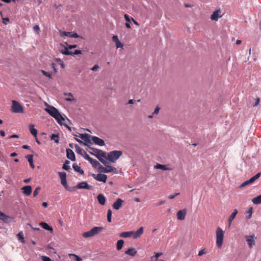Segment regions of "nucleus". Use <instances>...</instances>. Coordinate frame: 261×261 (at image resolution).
<instances>
[{
    "label": "nucleus",
    "mask_w": 261,
    "mask_h": 261,
    "mask_svg": "<svg viewBox=\"0 0 261 261\" xmlns=\"http://www.w3.org/2000/svg\"><path fill=\"white\" fill-rule=\"evenodd\" d=\"M45 111L50 116L55 118L59 125L62 126L64 124L63 121H65V118L62 116L59 110L55 107L47 106V108L45 109Z\"/></svg>",
    "instance_id": "nucleus-1"
},
{
    "label": "nucleus",
    "mask_w": 261,
    "mask_h": 261,
    "mask_svg": "<svg viewBox=\"0 0 261 261\" xmlns=\"http://www.w3.org/2000/svg\"><path fill=\"white\" fill-rule=\"evenodd\" d=\"M89 149L93 151V152L89 151L90 154L94 155L101 163H107L105 161V158H106V152L93 147H89Z\"/></svg>",
    "instance_id": "nucleus-2"
},
{
    "label": "nucleus",
    "mask_w": 261,
    "mask_h": 261,
    "mask_svg": "<svg viewBox=\"0 0 261 261\" xmlns=\"http://www.w3.org/2000/svg\"><path fill=\"white\" fill-rule=\"evenodd\" d=\"M122 154L121 150H113L106 154V158L111 163H114L117 161Z\"/></svg>",
    "instance_id": "nucleus-3"
},
{
    "label": "nucleus",
    "mask_w": 261,
    "mask_h": 261,
    "mask_svg": "<svg viewBox=\"0 0 261 261\" xmlns=\"http://www.w3.org/2000/svg\"><path fill=\"white\" fill-rule=\"evenodd\" d=\"M224 231L220 227L216 229V245L218 248H221L224 236Z\"/></svg>",
    "instance_id": "nucleus-4"
},
{
    "label": "nucleus",
    "mask_w": 261,
    "mask_h": 261,
    "mask_svg": "<svg viewBox=\"0 0 261 261\" xmlns=\"http://www.w3.org/2000/svg\"><path fill=\"white\" fill-rule=\"evenodd\" d=\"M103 229V227L100 226H94L91 228L89 231H86L83 233L82 236L85 238L92 237Z\"/></svg>",
    "instance_id": "nucleus-5"
},
{
    "label": "nucleus",
    "mask_w": 261,
    "mask_h": 261,
    "mask_svg": "<svg viewBox=\"0 0 261 261\" xmlns=\"http://www.w3.org/2000/svg\"><path fill=\"white\" fill-rule=\"evenodd\" d=\"M11 111L15 113H24V108L23 106L17 101L12 100V105L11 106Z\"/></svg>",
    "instance_id": "nucleus-6"
},
{
    "label": "nucleus",
    "mask_w": 261,
    "mask_h": 261,
    "mask_svg": "<svg viewBox=\"0 0 261 261\" xmlns=\"http://www.w3.org/2000/svg\"><path fill=\"white\" fill-rule=\"evenodd\" d=\"M60 35L61 37L68 36L71 38H81L82 39H85L82 36L79 35L76 32H66L60 31Z\"/></svg>",
    "instance_id": "nucleus-7"
},
{
    "label": "nucleus",
    "mask_w": 261,
    "mask_h": 261,
    "mask_svg": "<svg viewBox=\"0 0 261 261\" xmlns=\"http://www.w3.org/2000/svg\"><path fill=\"white\" fill-rule=\"evenodd\" d=\"M261 175L260 172L257 173L255 175L252 176L250 179L243 182L239 186L240 188L245 187V186L252 184L255 180L257 179Z\"/></svg>",
    "instance_id": "nucleus-8"
},
{
    "label": "nucleus",
    "mask_w": 261,
    "mask_h": 261,
    "mask_svg": "<svg viewBox=\"0 0 261 261\" xmlns=\"http://www.w3.org/2000/svg\"><path fill=\"white\" fill-rule=\"evenodd\" d=\"M91 176L96 180L103 183L106 182L108 178V176L106 174L101 173L97 174L91 173Z\"/></svg>",
    "instance_id": "nucleus-9"
},
{
    "label": "nucleus",
    "mask_w": 261,
    "mask_h": 261,
    "mask_svg": "<svg viewBox=\"0 0 261 261\" xmlns=\"http://www.w3.org/2000/svg\"><path fill=\"white\" fill-rule=\"evenodd\" d=\"M92 136L91 135H89V137H87L84 140V142H83L82 140L78 138H75V140L78 142L80 144H83L85 146H87L88 148L89 149V147H92L91 145L92 144Z\"/></svg>",
    "instance_id": "nucleus-10"
},
{
    "label": "nucleus",
    "mask_w": 261,
    "mask_h": 261,
    "mask_svg": "<svg viewBox=\"0 0 261 261\" xmlns=\"http://www.w3.org/2000/svg\"><path fill=\"white\" fill-rule=\"evenodd\" d=\"M64 43L65 44L64 48L63 49L60 50V52L62 54L66 56H68V54L66 53L67 50H70L72 49L75 48L77 46V44H70L68 43L67 42H65Z\"/></svg>",
    "instance_id": "nucleus-11"
},
{
    "label": "nucleus",
    "mask_w": 261,
    "mask_h": 261,
    "mask_svg": "<svg viewBox=\"0 0 261 261\" xmlns=\"http://www.w3.org/2000/svg\"><path fill=\"white\" fill-rule=\"evenodd\" d=\"M76 187L77 189H85L90 190H91L92 187L88 185L87 181H82L78 183L76 185Z\"/></svg>",
    "instance_id": "nucleus-12"
},
{
    "label": "nucleus",
    "mask_w": 261,
    "mask_h": 261,
    "mask_svg": "<svg viewBox=\"0 0 261 261\" xmlns=\"http://www.w3.org/2000/svg\"><path fill=\"white\" fill-rule=\"evenodd\" d=\"M92 141L93 142V143L100 146H103L105 145V141L102 139L98 137L92 136Z\"/></svg>",
    "instance_id": "nucleus-13"
},
{
    "label": "nucleus",
    "mask_w": 261,
    "mask_h": 261,
    "mask_svg": "<svg viewBox=\"0 0 261 261\" xmlns=\"http://www.w3.org/2000/svg\"><path fill=\"white\" fill-rule=\"evenodd\" d=\"M246 241L249 248H252L255 244V236L254 234L247 236L245 237Z\"/></svg>",
    "instance_id": "nucleus-14"
},
{
    "label": "nucleus",
    "mask_w": 261,
    "mask_h": 261,
    "mask_svg": "<svg viewBox=\"0 0 261 261\" xmlns=\"http://www.w3.org/2000/svg\"><path fill=\"white\" fill-rule=\"evenodd\" d=\"M124 201L121 198H117L113 203L112 207L116 210H119L122 206Z\"/></svg>",
    "instance_id": "nucleus-15"
},
{
    "label": "nucleus",
    "mask_w": 261,
    "mask_h": 261,
    "mask_svg": "<svg viewBox=\"0 0 261 261\" xmlns=\"http://www.w3.org/2000/svg\"><path fill=\"white\" fill-rule=\"evenodd\" d=\"M66 156L69 160H70L73 162L75 161V160H76L75 155L72 149H71L70 148H66Z\"/></svg>",
    "instance_id": "nucleus-16"
},
{
    "label": "nucleus",
    "mask_w": 261,
    "mask_h": 261,
    "mask_svg": "<svg viewBox=\"0 0 261 261\" xmlns=\"http://www.w3.org/2000/svg\"><path fill=\"white\" fill-rule=\"evenodd\" d=\"M112 41L115 42L116 48H123V44L120 41L117 35H113L112 37Z\"/></svg>",
    "instance_id": "nucleus-17"
},
{
    "label": "nucleus",
    "mask_w": 261,
    "mask_h": 261,
    "mask_svg": "<svg viewBox=\"0 0 261 261\" xmlns=\"http://www.w3.org/2000/svg\"><path fill=\"white\" fill-rule=\"evenodd\" d=\"M39 225L40 226L44 229L49 231L50 233H53L54 231L53 228L51 226H50L47 223L45 222H40L39 223Z\"/></svg>",
    "instance_id": "nucleus-18"
},
{
    "label": "nucleus",
    "mask_w": 261,
    "mask_h": 261,
    "mask_svg": "<svg viewBox=\"0 0 261 261\" xmlns=\"http://www.w3.org/2000/svg\"><path fill=\"white\" fill-rule=\"evenodd\" d=\"M23 193L27 196H30L32 192V188L31 186H23L21 189Z\"/></svg>",
    "instance_id": "nucleus-19"
},
{
    "label": "nucleus",
    "mask_w": 261,
    "mask_h": 261,
    "mask_svg": "<svg viewBox=\"0 0 261 261\" xmlns=\"http://www.w3.org/2000/svg\"><path fill=\"white\" fill-rule=\"evenodd\" d=\"M186 215V209L180 210L177 212V219L178 220H183L185 218Z\"/></svg>",
    "instance_id": "nucleus-20"
},
{
    "label": "nucleus",
    "mask_w": 261,
    "mask_h": 261,
    "mask_svg": "<svg viewBox=\"0 0 261 261\" xmlns=\"http://www.w3.org/2000/svg\"><path fill=\"white\" fill-rule=\"evenodd\" d=\"M97 199L99 204L104 205L106 204V198L103 194L100 193L97 196Z\"/></svg>",
    "instance_id": "nucleus-21"
},
{
    "label": "nucleus",
    "mask_w": 261,
    "mask_h": 261,
    "mask_svg": "<svg viewBox=\"0 0 261 261\" xmlns=\"http://www.w3.org/2000/svg\"><path fill=\"white\" fill-rule=\"evenodd\" d=\"M29 129L30 133L34 136V137H36L38 131L35 128V125L32 123L30 124L29 125Z\"/></svg>",
    "instance_id": "nucleus-22"
},
{
    "label": "nucleus",
    "mask_w": 261,
    "mask_h": 261,
    "mask_svg": "<svg viewBox=\"0 0 261 261\" xmlns=\"http://www.w3.org/2000/svg\"><path fill=\"white\" fill-rule=\"evenodd\" d=\"M124 17L126 21V23H125V25L126 28L127 29H130L131 28L130 23H131V21L132 20V17H130L127 14H125L124 15Z\"/></svg>",
    "instance_id": "nucleus-23"
},
{
    "label": "nucleus",
    "mask_w": 261,
    "mask_h": 261,
    "mask_svg": "<svg viewBox=\"0 0 261 261\" xmlns=\"http://www.w3.org/2000/svg\"><path fill=\"white\" fill-rule=\"evenodd\" d=\"M143 232V227H139L135 232L134 231V233L133 234V237L134 239H137L140 237V236Z\"/></svg>",
    "instance_id": "nucleus-24"
},
{
    "label": "nucleus",
    "mask_w": 261,
    "mask_h": 261,
    "mask_svg": "<svg viewBox=\"0 0 261 261\" xmlns=\"http://www.w3.org/2000/svg\"><path fill=\"white\" fill-rule=\"evenodd\" d=\"M137 250L133 247L128 248L125 251V253L127 255H130L131 256H134L137 254Z\"/></svg>",
    "instance_id": "nucleus-25"
},
{
    "label": "nucleus",
    "mask_w": 261,
    "mask_h": 261,
    "mask_svg": "<svg viewBox=\"0 0 261 261\" xmlns=\"http://www.w3.org/2000/svg\"><path fill=\"white\" fill-rule=\"evenodd\" d=\"M72 167H73V169H74V170L75 172L79 173L80 174H81V175L84 174V170L76 163L73 164Z\"/></svg>",
    "instance_id": "nucleus-26"
},
{
    "label": "nucleus",
    "mask_w": 261,
    "mask_h": 261,
    "mask_svg": "<svg viewBox=\"0 0 261 261\" xmlns=\"http://www.w3.org/2000/svg\"><path fill=\"white\" fill-rule=\"evenodd\" d=\"M154 167L158 169H161L163 171L171 170L172 169L168 167L167 165H163L161 164H157Z\"/></svg>",
    "instance_id": "nucleus-27"
},
{
    "label": "nucleus",
    "mask_w": 261,
    "mask_h": 261,
    "mask_svg": "<svg viewBox=\"0 0 261 261\" xmlns=\"http://www.w3.org/2000/svg\"><path fill=\"white\" fill-rule=\"evenodd\" d=\"M220 10H216L213 12V14L211 16V19L212 20L217 21L221 16L219 15Z\"/></svg>",
    "instance_id": "nucleus-28"
},
{
    "label": "nucleus",
    "mask_w": 261,
    "mask_h": 261,
    "mask_svg": "<svg viewBox=\"0 0 261 261\" xmlns=\"http://www.w3.org/2000/svg\"><path fill=\"white\" fill-rule=\"evenodd\" d=\"M25 158L29 163L30 167L32 169H34L35 168V165L33 162V155L32 154H28L25 156Z\"/></svg>",
    "instance_id": "nucleus-29"
},
{
    "label": "nucleus",
    "mask_w": 261,
    "mask_h": 261,
    "mask_svg": "<svg viewBox=\"0 0 261 261\" xmlns=\"http://www.w3.org/2000/svg\"><path fill=\"white\" fill-rule=\"evenodd\" d=\"M133 233V231H124L120 233L119 236L121 238H127L132 236Z\"/></svg>",
    "instance_id": "nucleus-30"
},
{
    "label": "nucleus",
    "mask_w": 261,
    "mask_h": 261,
    "mask_svg": "<svg viewBox=\"0 0 261 261\" xmlns=\"http://www.w3.org/2000/svg\"><path fill=\"white\" fill-rule=\"evenodd\" d=\"M70 163V162L69 160H65L63 165L62 169L64 170L70 172L71 170V168L69 165Z\"/></svg>",
    "instance_id": "nucleus-31"
},
{
    "label": "nucleus",
    "mask_w": 261,
    "mask_h": 261,
    "mask_svg": "<svg viewBox=\"0 0 261 261\" xmlns=\"http://www.w3.org/2000/svg\"><path fill=\"white\" fill-rule=\"evenodd\" d=\"M66 53L68 54V56H74L75 55L82 54V50L80 49H75L73 51L67 50Z\"/></svg>",
    "instance_id": "nucleus-32"
},
{
    "label": "nucleus",
    "mask_w": 261,
    "mask_h": 261,
    "mask_svg": "<svg viewBox=\"0 0 261 261\" xmlns=\"http://www.w3.org/2000/svg\"><path fill=\"white\" fill-rule=\"evenodd\" d=\"M238 213V211L237 209L233 210V211L230 214V215L229 216V217L228 218V222H229V223H231L232 221L233 220V219L236 217V215H237Z\"/></svg>",
    "instance_id": "nucleus-33"
},
{
    "label": "nucleus",
    "mask_w": 261,
    "mask_h": 261,
    "mask_svg": "<svg viewBox=\"0 0 261 261\" xmlns=\"http://www.w3.org/2000/svg\"><path fill=\"white\" fill-rule=\"evenodd\" d=\"M252 202L253 204L256 205L261 204V194L252 198Z\"/></svg>",
    "instance_id": "nucleus-34"
},
{
    "label": "nucleus",
    "mask_w": 261,
    "mask_h": 261,
    "mask_svg": "<svg viewBox=\"0 0 261 261\" xmlns=\"http://www.w3.org/2000/svg\"><path fill=\"white\" fill-rule=\"evenodd\" d=\"M50 138L51 140H54L55 143L57 144L59 143V135L58 134H52L50 136Z\"/></svg>",
    "instance_id": "nucleus-35"
},
{
    "label": "nucleus",
    "mask_w": 261,
    "mask_h": 261,
    "mask_svg": "<svg viewBox=\"0 0 261 261\" xmlns=\"http://www.w3.org/2000/svg\"><path fill=\"white\" fill-rule=\"evenodd\" d=\"M10 217L5 214L4 213L0 211V219L4 222H6L8 220Z\"/></svg>",
    "instance_id": "nucleus-36"
},
{
    "label": "nucleus",
    "mask_w": 261,
    "mask_h": 261,
    "mask_svg": "<svg viewBox=\"0 0 261 261\" xmlns=\"http://www.w3.org/2000/svg\"><path fill=\"white\" fill-rule=\"evenodd\" d=\"M124 241L122 239L117 241L116 243V249L117 250H120L123 247L124 244Z\"/></svg>",
    "instance_id": "nucleus-37"
},
{
    "label": "nucleus",
    "mask_w": 261,
    "mask_h": 261,
    "mask_svg": "<svg viewBox=\"0 0 261 261\" xmlns=\"http://www.w3.org/2000/svg\"><path fill=\"white\" fill-rule=\"evenodd\" d=\"M246 213L248 214V215L246 216V220H249L252 217L253 207L252 206H250L246 211Z\"/></svg>",
    "instance_id": "nucleus-38"
},
{
    "label": "nucleus",
    "mask_w": 261,
    "mask_h": 261,
    "mask_svg": "<svg viewBox=\"0 0 261 261\" xmlns=\"http://www.w3.org/2000/svg\"><path fill=\"white\" fill-rule=\"evenodd\" d=\"M40 72L42 73V74L44 76L48 77L49 79H53V77H52V73H51V72L46 71H45V70H44L43 69H41Z\"/></svg>",
    "instance_id": "nucleus-39"
},
{
    "label": "nucleus",
    "mask_w": 261,
    "mask_h": 261,
    "mask_svg": "<svg viewBox=\"0 0 261 261\" xmlns=\"http://www.w3.org/2000/svg\"><path fill=\"white\" fill-rule=\"evenodd\" d=\"M75 151L77 154L83 155V149L79 146L77 144H75Z\"/></svg>",
    "instance_id": "nucleus-40"
},
{
    "label": "nucleus",
    "mask_w": 261,
    "mask_h": 261,
    "mask_svg": "<svg viewBox=\"0 0 261 261\" xmlns=\"http://www.w3.org/2000/svg\"><path fill=\"white\" fill-rule=\"evenodd\" d=\"M89 162L92 165V167L95 168H97L98 165H99V163L97 160L93 158Z\"/></svg>",
    "instance_id": "nucleus-41"
},
{
    "label": "nucleus",
    "mask_w": 261,
    "mask_h": 261,
    "mask_svg": "<svg viewBox=\"0 0 261 261\" xmlns=\"http://www.w3.org/2000/svg\"><path fill=\"white\" fill-rule=\"evenodd\" d=\"M103 164L105 165V166H106V173L112 172V170H113V167L112 166L109 165L107 162V163Z\"/></svg>",
    "instance_id": "nucleus-42"
},
{
    "label": "nucleus",
    "mask_w": 261,
    "mask_h": 261,
    "mask_svg": "<svg viewBox=\"0 0 261 261\" xmlns=\"http://www.w3.org/2000/svg\"><path fill=\"white\" fill-rule=\"evenodd\" d=\"M58 174L61 180L67 179V174L65 172H59Z\"/></svg>",
    "instance_id": "nucleus-43"
},
{
    "label": "nucleus",
    "mask_w": 261,
    "mask_h": 261,
    "mask_svg": "<svg viewBox=\"0 0 261 261\" xmlns=\"http://www.w3.org/2000/svg\"><path fill=\"white\" fill-rule=\"evenodd\" d=\"M54 60L56 62L59 63L61 68L64 69L65 68V64H64L63 61L60 58H55Z\"/></svg>",
    "instance_id": "nucleus-44"
},
{
    "label": "nucleus",
    "mask_w": 261,
    "mask_h": 261,
    "mask_svg": "<svg viewBox=\"0 0 261 261\" xmlns=\"http://www.w3.org/2000/svg\"><path fill=\"white\" fill-rule=\"evenodd\" d=\"M112 212L111 209H109L107 211V221L109 222H112Z\"/></svg>",
    "instance_id": "nucleus-45"
},
{
    "label": "nucleus",
    "mask_w": 261,
    "mask_h": 261,
    "mask_svg": "<svg viewBox=\"0 0 261 261\" xmlns=\"http://www.w3.org/2000/svg\"><path fill=\"white\" fill-rule=\"evenodd\" d=\"M98 171L99 173H106V166L103 167L99 164V165L98 166Z\"/></svg>",
    "instance_id": "nucleus-46"
},
{
    "label": "nucleus",
    "mask_w": 261,
    "mask_h": 261,
    "mask_svg": "<svg viewBox=\"0 0 261 261\" xmlns=\"http://www.w3.org/2000/svg\"><path fill=\"white\" fill-rule=\"evenodd\" d=\"M17 236V238H18V240L21 242L24 243V241H25L24 238L23 237V233L22 232H19Z\"/></svg>",
    "instance_id": "nucleus-47"
},
{
    "label": "nucleus",
    "mask_w": 261,
    "mask_h": 261,
    "mask_svg": "<svg viewBox=\"0 0 261 261\" xmlns=\"http://www.w3.org/2000/svg\"><path fill=\"white\" fill-rule=\"evenodd\" d=\"M40 189H41V188L40 187H37L35 188V189L34 190V191L33 192V194L34 197H35L37 196V195L38 194L39 191L40 190Z\"/></svg>",
    "instance_id": "nucleus-48"
},
{
    "label": "nucleus",
    "mask_w": 261,
    "mask_h": 261,
    "mask_svg": "<svg viewBox=\"0 0 261 261\" xmlns=\"http://www.w3.org/2000/svg\"><path fill=\"white\" fill-rule=\"evenodd\" d=\"M155 255L151 257V259H153L154 258H155V260H157L158 258L162 255V253L161 252H155Z\"/></svg>",
    "instance_id": "nucleus-49"
},
{
    "label": "nucleus",
    "mask_w": 261,
    "mask_h": 261,
    "mask_svg": "<svg viewBox=\"0 0 261 261\" xmlns=\"http://www.w3.org/2000/svg\"><path fill=\"white\" fill-rule=\"evenodd\" d=\"M83 158L87 161L90 162L92 159L86 152H85L84 154H83Z\"/></svg>",
    "instance_id": "nucleus-50"
},
{
    "label": "nucleus",
    "mask_w": 261,
    "mask_h": 261,
    "mask_svg": "<svg viewBox=\"0 0 261 261\" xmlns=\"http://www.w3.org/2000/svg\"><path fill=\"white\" fill-rule=\"evenodd\" d=\"M40 258L42 261H52L51 259L47 256L42 255Z\"/></svg>",
    "instance_id": "nucleus-51"
},
{
    "label": "nucleus",
    "mask_w": 261,
    "mask_h": 261,
    "mask_svg": "<svg viewBox=\"0 0 261 261\" xmlns=\"http://www.w3.org/2000/svg\"><path fill=\"white\" fill-rule=\"evenodd\" d=\"M79 137L80 138H81L83 140H84L85 139V138H86L87 137H89V134H86V133H85V134H79Z\"/></svg>",
    "instance_id": "nucleus-52"
},
{
    "label": "nucleus",
    "mask_w": 261,
    "mask_h": 261,
    "mask_svg": "<svg viewBox=\"0 0 261 261\" xmlns=\"http://www.w3.org/2000/svg\"><path fill=\"white\" fill-rule=\"evenodd\" d=\"M79 137L80 138H81L83 140H84L85 139V138H86L87 137H89V134H86V133H85V134H79Z\"/></svg>",
    "instance_id": "nucleus-53"
},
{
    "label": "nucleus",
    "mask_w": 261,
    "mask_h": 261,
    "mask_svg": "<svg viewBox=\"0 0 261 261\" xmlns=\"http://www.w3.org/2000/svg\"><path fill=\"white\" fill-rule=\"evenodd\" d=\"M76 189H77L76 186L73 187H69L68 186V187H66L65 189L69 192H73Z\"/></svg>",
    "instance_id": "nucleus-54"
},
{
    "label": "nucleus",
    "mask_w": 261,
    "mask_h": 261,
    "mask_svg": "<svg viewBox=\"0 0 261 261\" xmlns=\"http://www.w3.org/2000/svg\"><path fill=\"white\" fill-rule=\"evenodd\" d=\"M71 255L74 257V259L75 261H82V258L79 255L75 254H71Z\"/></svg>",
    "instance_id": "nucleus-55"
},
{
    "label": "nucleus",
    "mask_w": 261,
    "mask_h": 261,
    "mask_svg": "<svg viewBox=\"0 0 261 261\" xmlns=\"http://www.w3.org/2000/svg\"><path fill=\"white\" fill-rule=\"evenodd\" d=\"M206 252V251L205 248H203L199 251V252L198 253V255L199 256H202V255L205 254Z\"/></svg>",
    "instance_id": "nucleus-56"
},
{
    "label": "nucleus",
    "mask_w": 261,
    "mask_h": 261,
    "mask_svg": "<svg viewBox=\"0 0 261 261\" xmlns=\"http://www.w3.org/2000/svg\"><path fill=\"white\" fill-rule=\"evenodd\" d=\"M69 95L71 96V97H67L65 98V100L67 101L71 102L74 100V99L73 98L72 94L71 93H68Z\"/></svg>",
    "instance_id": "nucleus-57"
},
{
    "label": "nucleus",
    "mask_w": 261,
    "mask_h": 261,
    "mask_svg": "<svg viewBox=\"0 0 261 261\" xmlns=\"http://www.w3.org/2000/svg\"><path fill=\"white\" fill-rule=\"evenodd\" d=\"M160 110V108L159 107V106H157L155 107V109L154 110V111L152 113V115H157V114H158L159 113Z\"/></svg>",
    "instance_id": "nucleus-58"
},
{
    "label": "nucleus",
    "mask_w": 261,
    "mask_h": 261,
    "mask_svg": "<svg viewBox=\"0 0 261 261\" xmlns=\"http://www.w3.org/2000/svg\"><path fill=\"white\" fill-rule=\"evenodd\" d=\"M179 195V193H175L173 194H171L168 196V198L169 199H174L176 196Z\"/></svg>",
    "instance_id": "nucleus-59"
},
{
    "label": "nucleus",
    "mask_w": 261,
    "mask_h": 261,
    "mask_svg": "<svg viewBox=\"0 0 261 261\" xmlns=\"http://www.w3.org/2000/svg\"><path fill=\"white\" fill-rule=\"evenodd\" d=\"M3 23L5 24H7L10 22V19L8 17H2Z\"/></svg>",
    "instance_id": "nucleus-60"
},
{
    "label": "nucleus",
    "mask_w": 261,
    "mask_h": 261,
    "mask_svg": "<svg viewBox=\"0 0 261 261\" xmlns=\"http://www.w3.org/2000/svg\"><path fill=\"white\" fill-rule=\"evenodd\" d=\"M61 184L66 189L68 187L67 179L61 180Z\"/></svg>",
    "instance_id": "nucleus-61"
},
{
    "label": "nucleus",
    "mask_w": 261,
    "mask_h": 261,
    "mask_svg": "<svg viewBox=\"0 0 261 261\" xmlns=\"http://www.w3.org/2000/svg\"><path fill=\"white\" fill-rule=\"evenodd\" d=\"M99 68V66L97 64H95L91 68V70L93 71H96Z\"/></svg>",
    "instance_id": "nucleus-62"
},
{
    "label": "nucleus",
    "mask_w": 261,
    "mask_h": 261,
    "mask_svg": "<svg viewBox=\"0 0 261 261\" xmlns=\"http://www.w3.org/2000/svg\"><path fill=\"white\" fill-rule=\"evenodd\" d=\"M51 68L53 69V70L55 73H56L58 72V69L56 67V64L55 63H52L50 65Z\"/></svg>",
    "instance_id": "nucleus-63"
},
{
    "label": "nucleus",
    "mask_w": 261,
    "mask_h": 261,
    "mask_svg": "<svg viewBox=\"0 0 261 261\" xmlns=\"http://www.w3.org/2000/svg\"><path fill=\"white\" fill-rule=\"evenodd\" d=\"M33 30L35 32L39 33L40 31V27L39 25H35L33 27Z\"/></svg>",
    "instance_id": "nucleus-64"
}]
</instances>
